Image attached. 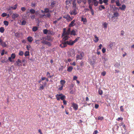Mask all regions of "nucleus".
I'll return each instance as SVG.
<instances>
[{
  "label": "nucleus",
  "mask_w": 134,
  "mask_h": 134,
  "mask_svg": "<svg viewBox=\"0 0 134 134\" xmlns=\"http://www.w3.org/2000/svg\"><path fill=\"white\" fill-rule=\"evenodd\" d=\"M80 37H78L76 38L75 40L72 41L71 40H69V41H67L66 42L67 45L68 44L70 46H72L74 43L76 42L79 39Z\"/></svg>",
  "instance_id": "obj_1"
},
{
  "label": "nucleus",
  "mask_w": 134,
  "mask_h": 134,
  "mask_svg": "<svg viewBox=\"0 0 134 134\" xmlns=\"http://www.w3.org/2000/svg\"><path fill=\"white\" fill-rule=\"evenodd\" d=\"M79 55L77 54L76 56V60H82L83 59V57L84 55V54L83 52H79Z\"/></svg>",
  "instance_id": "obj_2"
},
{
  "label": "nucleus",
  "mask_w": 134,
  "mask_h": 134,
  "mask_svg": "<svg viewBox=\"0 0 134 134\" xmlns=\"http://www.w3.org/2000/svg\"><path fill=\"white\" fill-rule=\"evenodd\" d=\"M55 97H56V98L57 99V100H59L61 99V100H63L64 99H65L66 98V96L63 95L62 93H61L60 94H57Z\"/></svg>",
  "instance_id": "obj_3"
},
{
  "label": "nucleus",
  "mask_w": 134,
  "mask_h": 134,
  "mask_svg": "<svg viewBox=\"0 0 134 134\" xmlns=\"http://www.w3.org/2000/svg\"><path fill=\"white\" fill-rule=\"evenodd\" d=\"M73 10L70 11L69 13L71 15H76L77 13V12L76 8H73Z\"/></svg>",
  "instance_id": "obj_4"
},
{
  "label": "nucleus",
  "mask_w": 134,
  "mask_h": 134,
  "mask_svg": "<svg viewBox=\"0 0 134 134\" xmlns=\"http://www.w3.org/2000/svg\"><path fill=\"white\" fill-rule=\"evenodd\" d=\"M63 30V33L62 34V36H64L65 35H68L70 34V32L68 31H66V28H64Z\"/></svg>",
  "instance_id": "obj_5"
},
{
  "label": "nucleus",
  "mask_w": 134,
  "mask_h": 134,
  "mask_svg": "<svg viewBox=\"0 0 134 134\" xmlns=\"http://www.w3.org/2000/svg\"><path fill=\"white\" fill-rule=\"evenodd\" d=\"M16 65L18 66H22V62L20 59H18L16 61Z\"/></svg>",
  "instance_id": "obj_6"
},
{
  "label": "nucleus",
  "mask_w": 134,
  "mask_h": 134,
  "mask_svg": "<svg viewBox=\"0 0 134 134\" xmlns=\"http://www.w3.org/2000/svg\"><path fill=\"white\" fill-rule=\"evenodd\" d=\"M41 42L42 43L46 44L49 47L51 46L52 45L51 43L47 41H46L45 40H43Z\"/></svg>",
  "instance_id": "obj_7"
},
{
  "label": "nucleus",
  "mask_w": 134,
  "mask_h": 134,
  "mask_svg": "<svg viewBox=\"0 0 134 134\" xmlns=\"http://www.w3.org/2000/svg\"><path fill=\"white\" fill-rule=\"evenodd\" d=\"M67 46L66 42L63 41H62V43L59 45L62 48L65 47H67Z\"/></svg>",
  "instance_id": "obj_8"
},
{
  "label": "nucleus",
  "mask_w": 134,
  "mask_h": 134,
  "mask_svg": "<svg viewBox=\"0 0 134 134\" xmlns=\"http://www.w3.org/2000/svg\"><path fill=\"white\" fill-rule=\"evenodd\" d=\"M72 107L73 108L75 109V110H76L78 109V105L74 103H72Z\"/></svg>",
  "instance_id": "obj_9"
},
{
  "label": "nucleus",
  "mask_w": 134,
  "mask_h": 134,
  "mask_svg": "<svg viewBox=\"0 0 134 134\" xmlns=\"http://www.w3.org/2000/svg\"><path fill=\"white\" fill-rule=\"evenodd\" d=\"M64 37L63 38L62 40L63 41L66 42V40L68 39L70 37L68 35H65L63 36Z\"/></svg>",
  "instance_id": "obj_10"
},
{
  "label": "nucleus",
  "mask_w": 134,
  "mask_h": 134,
  "mask_svg": "<svg viewBox=\"0 0 134 134\" xmlns=\"http://www.w3.org/2000/svg\"><path fill=\"white\" fill-rule=\"evenodd\" d=\"M46 40H47L49 41L52 42L53 41V38L50 36H47L46 39Z\"/></svg>",
  "instance_id": "obj_11"
},
{
  "label": "nucleus",
  "mask_w": 134,
  "mask_h": 134,
  "mask_svg": "<svg viewBox=\"0 0 134 134\" xmlns=\"http://www.w3.org/2000/svg\"><path fill=\"white\" fill-rule=\"evenodd\" d=\"M46 83L45 82L44 85H43L41 84H40V86L39 88V90H43L46 86Z\"/></svg>",
  "instance_id": "obj_12"
},
{
  "label": "nucleus",
  "mask_w": 134,
  "mask_h": 134,
  "mask_svg": "<svg viewBox=\"0 0 134 134\" xmlns=\"http://www.w3.org/2000/svg\"><path fill=\"white\" fill-rule=\"evenodd\" d=\"M81 21L83 22V24H86L87 23V20L86 18H83V17L81 18Z\"/></svg>",
  "instance_id": "obj_13"
},
{
  "label": "nucleus",
  "mask_w": 134,
  "mask_h": 134,
  "mask_svg": "<svg viewBox=\"0 0 134 134\" xmlns=\"http://www.w3.org/2000/svg\"><path fill=\"white\" fill-rule=\"evenodd\" d=\"M75 20H73L70 23L69 25V26L70 27H72L74 26L75 25Z\"/></svg>",
  "instance_id": "obj_14"
},
{
  "label": "nucleus",
  "mask_w": 134,
  "mask_h": 134,
  "mask_svg": "<svg viewBox=\"0 0 134 134\" xmlns=\"http://www.w3.org/2000/svg\"><path fill=\"white\" fill-rule=\"evenodd\" d=\"M19 16V14L16 13L13 14L12 15V18L13 19H15Z\"/></svg>",
  "instance_id": "obj_15"
},
{
  "label": "nucleus",
  "mask_w": 134,
  "mask_h": 134,
  "mask_svg": "<svg viewBox=\"0 0 134 134\" xmlns=\"http://www.w3.org/2000/svg\"><path fill=\"white\" fill-rule=\"evenodd\" d=\"M94 40L93 41L95 43L99 41V38L98 37H97V36L95 35L94 36Z\"/></svg>",
  "instance_id": "obj_16"
},
{
  "label": "nucleus",
  "mask_w": 134,
  "mask_h": 134,
  "mask_svg": "<svg viewBox=\"0 0 134 134\" xmlns=\"http://www.w3.org/2000/svg\"><path fill=\"white\" fill-rule=\"evenodd\" d=\"M63 17L66 19L68 21H71L73 19V18L70 17L69 15L66 17Z\"/></svg>",
  "instance_id": "obj_17"
},
{
  "label": "nucleus",
  "mask_w": 134,
  "mask_h": 134,
  "mask_svg": "<svg viewBox=\"0 0 134 134\" xmlns=\"http://www.w3.org/2000/svg\"><path fill=\"white\" fill-rule=\"evenodd\" d=\"M27 40L29 42L31 43L33 40L32 37L31 36H29L27 37Z\"/></svg>",
  "instance_id": "obj_18"
},
{
  "label": "nucleus",
  "mask_w": 134,
  "mask_h": 134,
  "mask_svg": "<svg viewBox=\"0 0 134 134\" xmlns=\"http://www.w3.org/2000/svg\"><path fill=\"white\" fill-rule=\"evenodd\" d=\"M72 0H66L65 2L66 5L70 6L71 5V2Z\"/></svg>",
  "instance_id": "obj_19"
},
{
  "label": "nucleus",
  "mask_w": 134,
  "mask_h": 134,
  "mask_svg": "<svg viewBox=\"0 0 134 134\" xmlns=\"http://www.w3.org/2000/svg\"><path fill=\"white\" fill-rule=\"evenodd\" d=\"M66 81L65 80H61L60 81V83L61 86H64V85Z\"/></svg>",
  "instance_id": "obj_20"
},
{
  "label": "nucleus",
  "mask_w": 134,
  "mask_h": 134,
  "mask_svg": "<svg viewBox=\"0 0 134 134\" xmlns=\"http://www.w3.org/2000/svg\"><path fill=\"white\" fill-rule=\"evenodd\" d=\"M1 45L2 46L4 47H6L7 46V44L6 43V42H3V41H2V42Z\"/></svg>",
  "instance_id": "obj_21"
},
{
  "label": "nucleus",
  "mask_w": 134,
  "mask_h": 134,
  "mask_svg": "<svg viewBox=\"0 0 134 134\" xmlns=\"http://www.w3.org/2000/svg\"><path fill=\"white\" fill-rule=\"evenodd\" d=\"M105 8L104 6L102 5H100L99 7V9L100 10H102L103 9H104Z\"/></svg>",
  "instance_id": "obj_22"
},
{
  "label": "nucleus",
  "mask_w": 134,
  "mask_h": 134,
  "mask_svg": "<svg viewBox=\"0 0 134 134\" xmlns=\"http://www.w3.org/2000/svg\"><path fill=\"white\" fill-rule=\"evenodd\" d=\"M126 7V6L125 5H122L121 7H120L119 9L122 10H124Z\"/></svg>",
  "instance_id": "obj_23"
},
{
  "label": "nucleus",
  "mask_w": 134,
  "mask_h": 134,
  "mask_svg": "<svg viewBox=\"0 0 134 134\" xmlns=\"http://www.w3.org/2000/svg\"><path fill=\"white\" fill-rule=\"evenodd\" d=\"M73 69V68L72 66H69L67 70V71H68L69 72H71L72 71Z\"/></svg>",
  "instance_id": "obj_24"
},
{
  "label": "nucleus",
  "mask_w": 134,
  "mask_h": 134,
  "mask_svg": "<svg viewBox=\"0 0 134 134\" xmlns=\"http://www.w3.org/2000/svg\"><path fill=\"white\" fill-rule=\"evenodd\" d=\"M76 0H74L73 3V8H75L76 7Z\"/></svg>",
  "instance_id": "obj_25"
},
{
  "label": "nucleus",
  "mask_w": 134,
  "mask_h": 134,
  "mask_svg": "<svg viewBox=\"0 0 134 134\" xmlns=\"http://www.w3.org/2000/svg\"><path fill=\"white\" fill-rule=\"evenodd\" d=\"M56 3V1H52L51 3V5L52 7H53L54 6V5Z\"/></svg>",
  "instance_id": "obj_26"
},
{
  "label": "nucleus",
  "mask_w": 134,
  "mask_h": 134,
  "mask_svg": "<svg viewBox=\"0 0 134 134\" xmlns=\"http://www.w3.org/2000/svg\"><path fill=\"white\" fill-rule=\"evenodd\" d=\"M71 35L75 36L76 35V34L75 30H72L71 32Z\"/></svg>",
  "instance_id": "obj_27"
},
{
  "label": "nucleus",
  "mask_w": 134,
  "mask_h": 134,
  "mask_svg": "<svg viewBox=\"0 0 134 134\" xmlns=\"http://www.w3.org/2000/svg\"><path fill=\"white\" fill-rule=\"evenodd\" d=\"M5 29L3 27H1L0 28V32L1 33H3L4 32Z\"/></svg>",
  "instance_id": "obj_28"
},
{
  "label": "nucleus",
  "mask_w": 134,
  "mask_h": 134,
  "mask_svg": "<svg viewBox=\"0 0 134 134\" xmlns=\"http://www.w3.org/2000/svg\"><path fill=\"white\" fill-rule=\"evenodd\" d=\"M115 3L116 5L118 6H120L121 5V4L119 2V0H117L115 1Z\"/></svg>",
  "instance_id": "obj_29"
},
{
  "label": "nucleus",
  "mask_w": 134,
  "mask_h": 134,
  "mask_svg": "<svg viewBox=\"0 0 134 134\" xmlns=\"http://www.w3.org/2000/svg\"><path fill=\"white\" fill-rule=\"evenodd\" d=\"M30 55L29 52V51H26L24 53V55L25 56H29Z\"/></svg>",
  "instance_id": "obj_30"
},
{
  "label": "nucleus",
  "mask_w": 134,
  "mask_h": 134,
  "mask_svg": "<svg viewBox=\"0 0 134 134\" xmlns=\"http://www.w3.org/2000/svg\"><path fill=\"white\" fill-rule=\"evenodd\" d=\"M18 6V5L17 4H16L15 5L14 7H12L11 8L13 10H15Z\"/></svg>",
  "instance_id": "obj_31"
},
{
  "label": "nucleus",
  "mask_w": 134,
  "mask_h": 134,
  "mask_svg": "<svg viewBox=\"0 0 134 134\" xmlns=\"http://www.w3.org/2000/svg\"><path fill=\"white\" fill-rule=\"evenodd\" d=\"M16 57V55L15 53H12L11 55V57L12 59H14Z\"/></svg>",
  "instance_id": "obj_32"
},
{
  "label": "nucleus",
  "mask_w": 134,
  "mask_h": 134,
  "mask_svg": "<svg viewBox=\"0 0 134 134\" xmlns=\"http://www.w3.org/2000/svg\"><path fill=\"white\" fill-rule=\"evenodd\" d=\"M38 28L37 27H34L32 28V30L33 31H36L38 30Z\"/></svg>",
  "instance_id": "obj_33"
},
{
  "label": "nucleus",
  "mask_w": 134,
  "mask_h": 134,
  "mask_svg": "<svg viewBox=\"0 0 134 134\" xmlns=\"http://www.w3.org/2000/svg\"><path fill=\"white\" fill-rule=\"evenodd\" d=\"M30 12L31 13L34 14L35 13V10L31 9H30Z\"/></svg>",
  "instance_id": "obj_34"
},
{
  "label": "nucleus",
  "mask_w": 134,
  "mask_h": 134,
  "mask_svg": "<svg viewBox=\"0 0 134 134\" xmlns=\"http://www.w3.org/2000/svg\"><path fill=\"white\" fill-rule=\"evenodd\" d=\"M44 13H49V10L48 8H46L44 9Z\"/></svg>",
  "instance_id": "obj_35"
},
{
  "label": "nucleus",
  "mask_w": 134,
  "mask_h": 134,
  "mask_svg": "<svg viewBox=\"0 0 134 134\" xmlns=\"http://www.w3.org/2000/svg\"><path fill=\"white\" fill-rule=\"evenodd\" d=\"M43 16H47L48 18H50L51 16V14L49 13H48L46 15H43Z\"/></svg>",
  "instance_id": "obj_36"
},
{
  "label": "nucleus",
  "mask_w": 134,
  "mask_h": 134,
  "mask_svg": "<svg viewBox=\"0 0 134 134\" xmlns=\"http://www.w3.org/2000/svg\"><path fill=\"white\" fill-rule=\"evenodd\" d=\"M24 54L23 52L22 51H20L19 52V55L20 56H23Z\"/></svg>",
  "instance_id": "obj_37"
},
{
  "label": "nucleus",
  "mask_w": 134,
  "mask_h": 134,
  "mask_svg": "<svg viewBox=\"0 0 134 134\" xmlns=\"http://www.w3.org/2000/svg\"><path fill=\"white\" fill-rule=\"evenodd\" d=\"M3 23L5 25L7 26L9 24L8 21H4L3 22Z\"/></svg>",
  "instance_id": "obj_38"
},
{
  "label": "nucleus",
  "mask_w": 134,
  "mask_h": 134,
  "mask_svg": "<svg viewBox=\"0 0 134 134\" xmlns=\"http://www.w3.org/2000/svg\"><path fill=\"white\" fill-rule=\"evenodd\" d=\"M114 17H117L119 16V14L118 13L115 12L114 14Z\"/></svg>",
  "instance_id": "obj_39"
},
{
  "label": "nucleus",
  "mask_w": 134,
  "mask_h": 134,
  "mask_svg": "<svg viewBox=\"0 0 134 134\" xmlns=\"http://www.w3.org/2000/svg\"><path fill=\"white\" fill-rule=\"evenodd\" d=\"M46 76L48 78H51L52 76L50 75V74L48 72H47Z\"/></svg>",
  "instance_id": "obj_40"
},
{
  "label": "nucleus",
  "mask_w": 134,
  "mask_h": 134,
  "mask_svg": "<svg viewBox=\"0 0 134 134\" xmlns=\"http://www.w3.org/2000/svg\"><path fill=\"white\" fill-rule=\"evenodd\" d=\"M26 21L25 20H23L21 23V25H25L26 24Z\"/></svg>",
  "instance_id": "obj_41"
},
{
  "label": "nucleus",
  "mask_w": 134,
  "mask_h": 134,
  "mask_svg": "<svg viewBox=\"0 0 134 134\" xmlns=\"http://www.w3.org/2000/svg\"><path fill=\"white\" fill-rule=\"evenodd\" d=\"M98 92L99 94L101 95L103 93V91L100 90H99Z\"/></svg>",
  "instance_id": "obj_42"
},
{
  "label": "nucleus",
  "mask_w": 134,
  "mask_h": 134,
  "mask_svg": "<svg viewBox=\"0 0 134 134\" xmlns=\"http://www.w3.org/2000/svg\"><path fill=\"white\" fill-rule=\"evenodd\" d=\"M103 25L104 28H107V26L108 24L106 22H105L103 24Z\"/></svg>",
  "instance_id": "obj_43"
},
{
  "label": "nucleus",
  "mask_w": 134,
  "mask_h": 134,
  "mask_svg": "<svg viewBox=\"0 0 134 134\" xmlns=\"http://www.w3.org/2000/svg\"><path fill=\"white\" fill-rule=\"evenodd\" d=\"M108 0H103V2L105 4V5H107L108 4Z\"/></svg>",
  "instance_id": "obj_44"
},
{
  "label": "nucleus",
  "mask_w": 134,
  "mask_h": 134,
  "mask_svg": "<svg viewBox=\"0 0 134 134\" xmlns=\"http://www.w3.org/2000/svg\"><path fill=\"white\" fill-rule=\"evenodd\" d=\"M7 15V13H2L1 15V16L3 17H4L6 16Z\"/></svg>",
  "instance_id": "obj_45"
},
{
  "label": "nucleus",
  "mask_w": 134,
  "mask_h": 134,
  "mask_svg": "<svg viewBox=\"0 0 134 134\" xmlns=\"http://www.w3.org/2000/svg\"><path fill=\"white\" fill-rule=\"evenodd\" d=\"M26 9V8L25 7H22L21 8V10L22 12H24Z\"/></svg>",
  "instance_id": "obj_46"
},
{
  "label": "nucleus",
  "mask_w": 134,
  "mask_h": 134,
  "mask_svg": "<svg viewBox=\"0 0 134 134\" xmlns=\"http://www.w3.org/2000/svg\"><path fill=\"white\" fill-rule=\"evenodd\" d=\"M98 1H95L94 2V5L95 6H97L98 5Z\"/></svg>",
  "instance_id": "obj_47"
},
{
  "label": "nucleus",
  "mask_w": 134,
  "mask_h": 134,
  "mask_svg": "<svg viewBox=\"0 0 134 134\" xmlns=\"http://www.w3.org/2000/svg\"><path fill=\"white\" fill-rule=\"evenodd\" d=\"M123 120V118H118V119H117L116 120L118 121H120V120H121V121H122Z\"/></svg>",
  "instance_id": "obj_48"
},
{
  "label": "nucleus",
  "mask_w": 134,
  "mask_h": 134,
  "mask_svg": "<svg viewBox=\"0 0 134 134\" xmlns=\"http://www.w3.org/2000/svg\"><path fill=\"white\" fill-rule=\"evenodd\" d=\"M43 33L44 34H47L48 33V30L47 29H44L43 31Z\"/></svg>",
  "instance_id": "obj_49"
},
{
  "label": "nucleus",
  "mask_w": 134,
  "mask_h": 134,
  "mask_svg": "<svg viewBox=\"0 0 134 134\" xmlns=\"http://www.w3.org/2000/svg\"><path fill=\"white\" fill-rule=\"evenodd\" d=\"M88 4L89 5V8L90 9V10L93 9L92 8V6L93 5V4H91V3Z\"/></svg>",
  "instance_id": "obj_50"
},
{
  "label": "nucleus",
  "mask_w": 134,
  "mask_h": 134,
  "mask_svg": "<svg viewBox=\"0 0 134 134\" xmlns=\"http://www.w3.org/2000/svg\"><path fill=\"white\" fill-rule=\"evenodd\" d=\"M26 48L28 51L30 50V48L31 47L30 45H27L26 46Z\"/></svg>",
  "instance_id": "obj_51"
},
{
  "label": "nucleus",
  "mask_w": 134,
  "mask_h": 134,
  "mask_svg": "<svg viewBox=\"0 0 134 134\" xmlns=\"http://www.w3.org/2000/svg\"><path fill=\"white\" fill-rule=\"evenodd\" d=\"M104 118L103 116H99L98 118V119L100 120H102Z\"/></svg>",
  "instance_id": "obj_52"
},
{
  "label": "nucleus",
  "mask_w": 134,
  "mask_h": 134,
  "mask_svg": "<svg viewBox=\"0 0 134 134\" xmlns=\"http://www.w3.org/2000/svg\"><path fill=\"white\" fill-rule=\"evenodd\" d=\"M102 51L103 53H104L106 52V49L105 48H103L102 49Z\"/></svg>",
  "instance_id": "obj_53"
},
{
  "label": "nucleus",
  "mask_w": 134,
  "mask_h": 134,
  "mask_svg": "<svg viewBox=\"0 0 134 134\" xmlns=\"http://www.w3.org/2000/svg\"><path fill=\"white\" fill-rule=\"evenodd\" d=\"M106 74V72L105 71H103L101 73V75L103 76L105 75Z\"/></svg>",
  "instance_id": "obj_54"
},
{
  "label": "nucleus",
  "mask_w": 134,
  "mask_h": 134,
  "mask_svg": "<svg viewBox=\"0 0 134 134\" xmlns=\"http://www.w3.org/2000/svg\"><path fill=\"white\" fill-rule=\"evenodd\" d=\"M15 36L17 37H19L20 36V34L18 33H16L15 34Z\"/></svg>",
  "instance_id": "obj_55"
},
{
  "label": "nucleus",
  "mask_w": 134,
  "mask_h": 134,
  "mask_svg": "<svg viewBox=\"0 0 134 134\" xmlns=\"http://www.w3.org/2000/svg\"><path fill=\"white\" fill-rule=\"evenodd\" d=\"M63 100V102L64 105H66L67 104L66 101L65 100V99H64L63 100Z\"/></svg>",
  "instance_id": "obj_56"
},
{
  "label": "nucleus",
  "mask_w": 134,
  "mask_h": 134,
  "mask_svg": "<svg viewBox=\"0 0 134 134\" xmlns=\"http://www.w3.org/2000/svg\"><path fill=\"white\" fill-rule=\"evenodd\" d=\"M63 68H64V67L63 66H62L59 69V71H62Z\"/></svg>",
  "instance_id": "obj_57"
},
{
  "label": "nucleus",
  "mask_w": 134,
  "mask_h": 134,
  "mask_svg": "<svg viewBox=\"0 0 134 134\" xmlns=\"http://www.w3.org/2000/svg\"><path fill=\"white\" fill-rule=\"evenodd\" d=\"M99 107V105L98 104H96L95 105L94 107H95V108L96 109L98 108Z\"/></svg>",
  "instance_id": "obj_58"
},
{
  "label": "nucleus",
  "mask_w": 134,
  "mask_h": 134,
  "mask_svg": "<svg viewBox=\"0 0 134 134\" xmlns=\"http://www.w3.org/2000/svg\"><path fill=\"white\" fill-rule=\"evenodd\" d=\"M91 14L92 15H94V11L93 9L91 10Z\"/></svg>",
  "instance_id": "obj_59"
},
{
  "label": "nucleus",
  "mask_w": 134,
  "mask_h": 134,
  "mask_svg": "<svg viewBox=\"0 0 134 134\" xmlns=\"http://www.w3.org/2000/svg\"><path fill=\"white\" fill-rule=\"evenodd\" d=\"M120 110L122 111H124V109L123 108V106H120Z\"/></svg>",
  "instance_id": "obj_60"
},
{
  "label": "nucleus",
  "mask_w": 134,
  "mask_h": 134,
  "mask_svg": "<svg viewBox=\"0 0 134 134\" xmlns=\"http://www.w3.org/2000/svg\"><path fill=\"white\" fill-rule=\"evenodd\" d=\"M113 46V43L111 42L109 45V47L112 49V47Z\"/></svg>",
  "instance_id": "obj_61"
},
{
  "label": "nucleus",
  "mask_w": 134,
  "mask_h": 134,
  "mask_svg": "<svg viewBox=\"0 0 134 134\" xmlns=\"http://www.w3.org/2000/svg\"><path fill=\"white\" fill-rule=\"evenodd\" d=\"M63 86L61 85V87L59 88L58 89L60 90H62L63 89Z\"/></svg>",
  "instance_id": "obj_62"
},
{
  "label": "nucleus",
  "mask_w": 134,
  "mask_h": 134,
  "mask_svg": "<svg viewBox=\"0 0 134 134\" xmlns=\"http://www.w3.org/2000/svg\"><path fill=\"white\" fill-rule=\"evenodd\" d=\"M30 17L32 19H34L35 18V16L34 15H31L30 16Z\"/></svg>",
  "instance_id": "obj_63"
},
{
  "label": "nucleus",
  "mask_w": 134,
  "mask_h": 134,
  "mask_svg": "<svg viewBox=\"0 0 134 134\" xmlns=\"http://www.w3.org/2000/svg\"><path fill=\"white\" fill-rule=\"evenodd\" d=\"M98 133V131L97 130L94 131L93 132V134H97V133Z\"/></svg>",
  "instance_id": "obj_64"
}]
</instances>
